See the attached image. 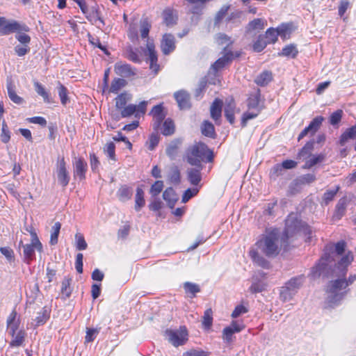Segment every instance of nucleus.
Masks as SVG:
<instances>
[{
	"label": "nucleus",
	"mask_w": 356,
	"mask_h": 356,
	"mask_svg": "<svg viewBox=\"0 0 356 356\" xmlns=\"http://www.w3.org/2000/svg\"><path fill=\"white\" fill-rule=\"evenodd\" d=\"M149 115L152 117L153 129L158 130L167 115V111L163 106V103L153 106Z\"/></svg>",
	"instance_id": "4468645a"
},
{
	"label": "nucleus",
	"mask_w": 356,
	"mask_h": 356,
	"mask_svg": "<svg viewBox=\"0 0 356 356\" xmlns=\"http://www.w3.org/2000/svg\"><path fill=\"white\" fill-rule=\"evenodd\" d=\"M179 142H172L166 148V154L171 159H174L177 156L179 147Z\"/></svg>",
	"instance_id": "338daca9"
},
{
	"label": "nucleus",
	"mask_w": 356,
	"mask_h": 356,
	"mask_svg": "<svg viewBox=\"0 0 356 356\" xmlns=\"http://www.w3.org/2000/svg\"><path fill=\"white\" fill-rule=\"evenodd\" d=\"M350 291L346 282L345 276L329 282L326 288L328 302L330 305L340 302Z\"/></svg>",
	"instance_id": "0eeeda50"
},
{
	"label": "nucleus",
	"mask_w": 356,
	"mask_h": 356,
	"mask_svg": "<svg viewBox=\"0 0 356 356\" xmlns=\"http://www.w3.org/2000/svg\"><path fill=\"white\" fill-rule=\"evenodd\" d=\"M298 54L296 46L293 44H290L282 48V51L278 53L280 56H286L291 58H296Z\"/></svg>",
	"instance_id": "79ce46f5"
},
{
	"label": "nucleus",
	"mask_w": 356,
	"mask_h": 356,
	"mask_svg": "<svg viewBox=\"0 0 356 356\" xmlns=\"http://www.w3.org/2000/svg\"><path fill=\"white\" fill-rule=\"evenodd\" d=\"M61 228V224L59 222H56L54 223L51 228V232L50 236L49 243L51 245H54L58 243V235L60 233V230Z\"/></svg>",
	"instance_id": "603ef678"
},
{
	"label": "nucleus",
	"mask_w": 356,
	"mask_h": 356,
	"mask_svg": "<svg viewBox=\"0 0 356 356\" xmlns=\"http://www.w3.org/2000/svg\"><path fill=\"white\" fill-rule=\"evenodd\" d=\"M184 159L188 164L203 168L202 163H212L214 159L213 151L202 142H196L186 150Z\"/></svg>",
	"instance_id": "7ed1b4c3"
},
{
	"label": "nucleus",
	"mask_w": 356,
	"mask_h": 356,
	"mask_svg": "<svg viewBox=\"0 0 356 356\" xmlns=\"http://www.w3.org/2000/svg\"><path fill=\"white\" fill-rule=\"evenodd\" d=\"M163 198L167 202L170 208H173L177 201V194L175 190L171 188H167L163 193Z\"/></svg>",
	"instance_id": "473e14b6"
},
{
	"label": "nucleus",
	"mask_w": 356,
	"mask_h": 356,
	"mask_svg": "<svg viewBox=\"0 0 356 356\" xmlns=\"http://www.w3.org/2000/svg\"><path fill=\"white\" fill-rule=\"evenodd\" d=\"M26 332L23 330H19L18 332H15V334L13 339L10 342V347H19L23 345Z\"/></svg>",
	"instance_id": "c03bdc74"
},
{
	"label": "nucleus",
	"mask_w": 356,
	"mask_h": 356,
	"mask_svg": "<svg viewBox=\"0 0 356 356\" xmlns=\"http://www.w3.org/2000/svg\"><path fill=\"white\" fill-rule=\"evenodd\" d=\"M330 261V255L329 253H324V254L318 260V262L313 267L312 270V275L313 277H319L322 272L324 271Z\"/></svg>",
	"instance_id": "b1692460"
},
{
	"label": "nucleus",
	"mask_w": 356,
	"mask_h": 356,
	"mask_svg": "<svg viewBox=\"0 0 356 356\" xmlns=\"http://www.w3.org/2000/svg\"><path fill=\"white\" fill-rule=\"evenodd\" d=\"M76 248L78 250H84L88 248V244L83 235L81 233L75 234Z\"/></svg>",
	"instance_id": "0e129e2a"
},
{
	"label": "nucleus",
	"mask_w": 356,
	"mask_h": 356,
	"mask_svg": "<svg viewBox=\"0 0 356 356\" xmlns=\"http://www.w3.org/2000/svg\"><path fill=\"white\" fill-rule=\"evenodd\" d=\"M161 49L164 55H169L176 49V39L172 33H165L161 40Z\"/></svg>",
	"instance_id": "f3484780"
},
{
	"label": "nucleus",
	"mask_w": 356,
	"mask_h": 356,
	"mask_svg": "<svg viewBox=\"0 0 356 356\" xmlns=\"http://www.w3.org/2000/svg\"><path fill=\"white\" fill-rule=\"evenodd\" d=\"M72 278L69 276L65 277L61 285V293L65 296L66 298H69L72 292V289L71 287Z\"/></svg>",
	"instance_id": "09e8293b"
},
{
	"label": "nucleus",
	"mask_w": 356,
	"mask_h": 356,
	"mask_svg": "<svg viewBox=\"0 0 356 356\" xmlns=\"http://www.w3.org/2000/svg\"><path fill=\"white\" fill-rule=\"evenodd\" d=\"M134 201V209L136 211H140L145 205V192L142 186L137 187Z\"/></svg>",
	"instance_id": "c756f323"
},
{
	"label": "nucleus",
	"mask_w": 356,
	"mask_h": 356,
	"mask_svg": "<svg viewBox=\"0 0 356 356\" xmlns=\"http://www.w3.org/2000/svg\"><path fill=\"white\" fill-rule=\"evenodd\" d=\"M125 57L135 63H139L141 61L138 54L131 47L127 48Z\"/></svg>",
	"instance_id": "052dcab7"
},
{
	"label": "nucleus",
	"mask_w": 356,
	"mask_h": 356,
	"mask_svg": "<svg viewBox=\"0 0 356 356\" xmlns=\"http://www.w3.org/2000/svg\"><path fill=\"white\" fill-rule=\"evenodd\" d=\"M235 109H236V103L233 98L226 103L225 107V116L227 118V121L233 124L235 122Z\"/></svg>",
	"instance_id": "cd10ccee"
},
{
	"label": "nucleus",
	"mask_w": 356,
	"mask_h": 356,
	"mask_svg": "<svg viewBox=\"0 0 356 356\" xmlns=\"http://www.w3.org/2000/svg\"><path fill=\"white\" fill-rule=\"evenodd\" d=\"M175 126L173 120L170 118H167L163 123L162 134L167 136H171L175 133Z\"/></svg>",
	"instance_id": "de8ad7c7"
},
{
	"label": "nucleus",
	"mask_w": 356,
	"mask_h": 356,
	"mask_svg": "<svg viewBox=\"0 0 356 356\" xmlns=\"http://www.w3.org/2000/svg\"><path fill=\"white\" fill-rule=\"evenodd\" d=\"M273 80V73L269 70L261 72L254 79V83L261 87L267 86Z\"/></svg>",
	"instance_id": "2f4dec72"
},
{
	"label": "nucleus",
	"mask_w": 356,
	"mask_h": 356,
	"mask_svg": "<svg viewBox=\"0 0 356 356\" xmlns=\"http://www.w3.org/2000/svg\"><path fill=\"white\" fill-rule=\"evenodd\" d=\"M216 42L218 45H225L226 51H229L228 47H231L234 41L232 39V38L224 33H219L216 36Z\"/></svg>",
	"instance_id": "ea45409f"
},
{
	"label": "nucleus",
	"mask_w": 356,
	"mask_h": 356,
	"mask_svg": "<svg viewBox=\"0 0 356 356\" xmlns=\"http://www.w3.org/2000/svg\"><path fill=\"white\" fill-rule=\"evenodd\" d=\"M163 181L161 180L156 181L151 186L149 193L152 197L158 196L163 188Z\"/></svg>",
	"instance_id": "680f3d73"
},
{
	"label": "nucleus",
	"mask_w": 356,
	"mask_h": 356,
	"mask_svg": "<svg viewBox=\"0 0 356 356\" xmlns=\"http://www.w3.org/2000/svg\"><path fill=\"white\" fill-rule=\"evenodd\" d=\"M213 323V311L211 308L207 309L202 318V325L206 329H209Z\"/></svg>",
	"instance_id": "4d7b16f0"
},
{
	"label": "nucleus",
	"mask_w": 356,
	"mask_h": 356,
	"mask_svg": "<svg viewBox=\"0 0 356 356\" xmlns=\"http://www.w3.org/2000/svg\"><path fill=\"white\" fill-rule=\"evenodd\" d=\"M88 38L90 44H91L92 46L99 48L106 54H109L106 47L102 44L99 39L97 37L93 36L90 33H88Z\"/></svg>",
	"instance_id": "bf43d9fd"
},
{
	"label": "nucleus",
	"mask_w": 356,
	"mask_h": 356,
	"mask_svg": "<svg viewBox=\"0 0 356 356\" xmlns=\"http://www.w3.org/2000/svg\"><path fill=\"white\" fill-rule=\"evenodd\" d=\"M104 152L107 155L109 159L116 161V155H115V145L114 143L109 142L107 143L104 147Z\"/></svg>",
	"instance_id": "6e6d98bb"
},
{
	"label": "nucleus",
	"mask_w": 356,
	"mask_h": 356,
	"mask_svg": "<svg viewBox=\"0 0 356 356\" xmlns=\"http://www.w3.org/2000/svg\"><path fill=\"white\" fill-rule=\"evenodd\" d=\"M275 29L277 31L278 36H280L283 40L290 38L292 32L291 23H282Z\"/></svg>",
	"instance_id": "c9c22d12"
},
{
	"label": "nucleus",
	"mask_w": 356,
	"mask_h": 356,
	"mask_svg": "<svg viewBox=\"0 0 356 356\" xmlns=\"http://www.w3.org/2000/svg\"><path fill=\"white\" fill-rule=\"evenodd\" d=\"M314 149V141L309 140L305 143V145L300 149L299 152L298 153V156L300 157L301 156H304L306 154H309L312 157L306 161L305 163L303 165V169H310L315 165L323 162L325 159V154H318L312 155L311 153Z\"/></svg>",
	"instance_id": "6e6552de"
},
{
	"label": "nucleus",
	"mask_w": 356,
	"mask_h": 356,
	"mask_svg": "<svg viewBox=\"0 0 356 356\" xmlns=\"http://www.w3.org/2000/svg\"><path fill=\"white\" fill-rule=\"evenodd\" d=\"M168 179L170 183L174 184H179L181 181V173L177 166H173L170 169L168 175Z\"/></svg>",
	"instance_id": "5fc2aeb1"
},
{
	"label": "nucleus",
	"mask_w": 356,
	"mask_h": 356,
	"mask_svg": "<svg viewBox=\"0 0 356 356\" xmlns=\"http://www.w3.org/2000/svg\"><path fill=\"white\" fill-rule=\"evenodd\" d=\"M151 28L152 25L147 17H144L140 19L139 26L140 35L142 39H147L146 48L149 63V69L154 74H157L160 70V66L158 64V56L155 49V44L153 40L149 38Z\"/></svg>",
	"instance_id": "39448f33"
},
{
	"label": "nucleus",
	"mask_w": 356,
	"mask_h": 356,
	"mask_svg": "<svg viewBox=\"0 0 356 356\" xmlns=\"http://www.w3.org/2000/svg\"><path fill=\"white\" fill-rule=\"evenodd\" d=\"M353 259V254L350 251H349L338 261V267H342L343 268L342 270V275L346 276L347 273V267L352 263Z\"/></svg>",
	"instance_id": "e433bc0d"
},
{
	"label": "nucleus",
	"mask_w": 356,
	"mask_h": 356,
	"mask_svg": "<svg viewBox=\"0 0 356 356\" xmlns=\"http://www.w3.org/2000/svg\"><path fill=\"white\" fill-rule=\"evenodd\" d=\"M249 256L250 257L252 261L259 266L264 268H268L270 267V263L263 256L260 255L258 250L254 248H251L249 251Z\"/></svg>",
	"instance_id": "bb28decb"
},
{
	"label": "nucleus",
	"mask_w": 356,
	"mask_h": 356,
	"mask_svg": "<svg viewBox=\"0 0 356 356\" xmlns=\"http://www.w3.org/2000/svg\"><path fill=\"white\" fill-rule=\"evenodd\" d=\"M58 90L60 102L63 106H65L69 100L67 89L65 86L60 83L59 86L58 87Z\"/></svg>",
	"instance_id": "e2e57ef3"
},
{
	"label": "nucleus",
	"mask_w": 356,
	"mask_h": 356,
	"mask_svg": "<svg viewBox=\"0 0 356 356\" xmlns=\"http://www.w3.org/2000/svg\"><path fill=\"white\" fill-rule=\"evenodd\" d=\"M280 232L277 229H267L255 243L257 249L267 257H277L281 250L278 244Z\"/></svg>",
	"instance_id": "20e7f679"
},
{
	"label": "nucleus",
	"mask_w": 356,
	"mask_h": 356,
	"mask_svg": "<svg viewBox=\"0 0 356 356\" xmlns=\"http://www.w3.org/2000/svg\"><path fill=\"white\" fill-rule=\"evenodd\" d=\"M34 88L35 90L37 92V94L40 96H41L43 99V101L45 103H51V98L49 97V95L48 92L46 90L44 87L38 81L34 82Z\"/></svg>",
	"instance_id": "a18cd8bd"
},
{
	"label": "nucleus",
	"mask_w": 356,
	"mask_h": 356,
	"mask_svg": "<svg viewBox=\"0 0 356 356\" xmlns=\"http://www.w3.org/2000/svg\"><path fill=\"white\" fill-rule=\"evenodd\" d=\"M230 8V5H223L216 13L214 17L215 25H219L225 16L227 15L228 10Z\"/></svg>",
	"instance_id": "3c124183"
},
{
	"label": "nucleus",
	"mask_w": 356,
	"mask_h": 356,
	"mask_svg": "<svg viewBox=\"0 0 356 356\" xmlns=\"http://www.w3.org/2000/svg\"><path fill=\"white\" fill-rule=\"evenodd\" d=\"M29 31L30 28L26 24L0 16V35H8L17 33L15 38L20 44L16 45L14 51L19 57L25 56L30 51L29 44L31 38L26 33Z\"/></svg>",
	"instance_id": "f257e3e1"
},
{
	"label": "nucleus",
	"mask_w": 356,
	"mask_h": 356,
	"mask_svg": "<svg viewBox=\"0 0 356 356\" xmlns=\"http://www.w3.org/2000/svg\"><path fill=\"white\" fill-rule=\"evenodd\" d=\"M163 22L168 26L175 24L178 19V15L176 10L171 8H166L163 13Z\"/></svg>",
	"instance_id": "a878e982"
},
{
	"label": "nucleus",
	"mask_w": 356,
	"mask_h": 356,
	"mask_svg": "<svg viewBox=\"0 0 356 356\" xmlns=\"http://www.w3.org/2000/svg\"><path fill=\"white\" fill-rule=\"evenodd\" d=\"M325 118L321 116H316L310 122L309 125L306 127L298 135V140L300 141L307 134L314 135L321 128Z\"/></svg>",
	"instance_id": "dca6fc26"
},
{
	"label": "nucleus",
	"mask_w": 356,
	"mask_h": 356,
	"mask_svg": "<svg viewBox=\"0 0 356 356\" xmlns=\"http://www.w3.org/2000/svg\"><path fill=\"white\" fill-rule=\"evenodd\" d=\"M209 353L202 350L190 349L182 354V356H209Z\"/></svg>",
	"instance_id": "774afa93"
},
{
	"label": "nucleus",
	"mask_w": 356,
	"mask_h": 356,
	"mask_svg": "<svg viewBox=\"0 0 356 356\" xmlns=\"http://www.w3.org/2000/svg\"><path fill=\"white\" fill-rule=\"evenodd\" d=\"M31 236V243L23 245L22 241H19V245L24 248V257L27 264H30L35 259V250L39 252H42V244L39 240V238L35 232L32 231L30 232Z\"/></svg>",
	"instance_id": "1a4fd4ad"
},
{
	"label": "nucleus",
	"mask_w": 356,
	"mask_h": 356,
	"mask_svg": "<svg viewBox=\"0 0 356 356\" xmlns=\"http://www.w3.org/2000/svg\"><path fill=\"white\" fill-rule=\"evenodd\" d=\"M132 188L127 184L121 185L117 191V197L122 202L131 200L132 197Z\"/></svg>",
	"instance_id": "72a5a7b5"
},
{
	"label": "nucleus",
	"mask_w": 356,
	"mask_h": 356,
	"mask_svg": "<svg viewBox=\"0 0 356 356\" xmlns=\"http://www.w3.org/2000/svg\"><path fill=\"white\" fill-rule=\"evenodd\" d=\"M174 97L180 109L191 108V96L188 92L183 90H179L175 93Z\"/></svg>",
	"instance_id": "393cba45"
},
{
	"label": "nucleus",
	"mask_w": 356,
	"mask_h": 356,
	"mask_svg": "<svg viewBox=\"0 0 356 356\" xmlns=\"http://www.w3.org/2000/svg\"><path fill=\"white\" fill-rule=\"evenodd\" d=\"M245 326L243 321H232L229 326L225 327L222 330V339L227 343L232 342L233 335L238 333L245 329Z\"/></svg>",
	"instance_id": "2eb2a0df"
},
{
	"label": "nucleus",
	"mask_w": 356,
	"mask_h": 356,
	"mask_svg": "<svg viewBox=\"0 0 356 356\" xmlns=\"http://www.w3.org/2000/svg\"><path fill=\"white\" fill-rule=\"evenodd\" d=\"M183 288L188 297L193 298L196 294L200 292V287L198 284L191 282H186L183 284Z\"/></svg>",
	"instance_id": "f704fd0d"
},
{
	"label": "nucleus",
	"mask_w": 356,
	"mask_h": 356,
	"mask_svg": "<svg viewBox=\"0 0 356 356\" xmlns=\"http://www.w3.org/2000/svg\"><path fill=\"white\" fill-rule=\"evenodd\" d=\"M7 327L9 330V333L12 337H14L15 332L17 331L20 325V317L18 315L15 307L8 315L6 320Z\"/></svg>",
	"instance_id": "4be33fe9"
},
{
	"label": "nucleus",
	"mask_w": 356,
	"mask_h": 356,
	"mask_svg": "<svg viewBox=\"0 0 356 356\" xmlns=\"http://www.w3.org/2000/svg\"><path fill=\"white\" fill-rule=\"evenodd\" d=\"M223 102L219 98H216L210 107V115L216 124H220L222 116Z\"/></svg>",
	"instance_id": "5701e85b"
},
{
	"label": "nucleus",
	"mask_w": 356,
	"mask_h": 356,
	"mask_svg": "<svg viewBox=\"0 0 356 356\" xmlns=\"http://www.w3.org/2000/svg\"><path fill=\"white\" fill-rule=\"evenodd\" d=\"M224 54L222 57L216 60L211 65V69L216 73L222 70L227 65H229L233 60L239 58L243 52L241 50L236 51H226V47L223 49Z\"/></svg>",
	"instance_id": "f8f14e48"
},
{
	"label": "nucleus",
	"mask_w": 356,
	"mask_h": 356,
	"mask_svg": "<svg viewBox=\"0 0 356 356\" xmlns=\"http://www.w3.org/2000/svg\"><path fill=\"white\" fill-rule=\"evenodd\" d=\"M304 276L292 277L282 288L280 296L284 300L290 299L297 290L301 286L303 282Z\"/></svg>",
	"instance_id": "ddd939ff"
},
{
	"label": "nucleus",
	"mask_w": 356,
	"mask_h": 356,
	"mask_svg": "<svg viewBox=\"0 0 356 356\" xmlns=\"http://www.w3.org/2000/svg\"><path fill=\"white\" fill-rule=\"evenodd\" d=\"M165 334L168 341L175 347L183 346L188 340V332L185 325L180 326L178 330H167Z\"/></svg>",
	"instance_id": "9d476101"
},
{
	"label": "nucleus",
	"mask_w": 356,
	"mask_h": 356,
	"mask_svg": "<svg viewBox=\"0 0 356 356\" xmlns=\"http://www.w3.org/2000/svg\"><path fill=\"white\" fill-rule=\"evenodd\" d=\"M268 44L263 34H260L252 44V49L254 52L259 53L262 51Z\"/></svg>",
	"instance_id": "49530a36"
},
{
	"label": "nucleus",
	"mask_w": 356,
	"mask_h": 356,
	"mask_svg": "<svg viewBox=\"0 0 356 356\" xmlns=\"http://www.w3.org/2000/svg\"><path fill=\"white\" fill-rule=\"evenodd\" d=\"M346 210V200L345 198L339 200L336 205L334 213L333 216L334 218L337 220L341 219L345 214Z\"/></svg>",
	"instance_id": "37998d69"
},
{
	"label": "nucleus",
	"mask_w": 356,
	"mask_h": 356,
	"mask_svg": "<svg viewBox=\"0 0 356 356\" xmlns=\"http://www.w3.org/2000/svg\"><path fill=\"white\" fill-rule=\"evenodd\" d=\"M88 170V164L83 157H76L73 162V173L74 177L80 180L86 179V174Z\"/></svg>",
	"instance_id": "aec40b11"
},
{
	"label": "nucleus",
	"mask_w": 356,
	"mask_h": 356,
	"mask_svg": "<svg viewBox=\"0 0 356 356\" xmlns=\"http://www.w3.org/2000/svg\"><path fill=\"white\" fill-rule=\"evenodd\" d=\"M131 95L127 92H123L119 94L115 98V108L120 111V115L116 113H111V118L115 121H118L121 118H129L134 115L136 118L143 117L146 111L148 102L142 101L138 105L128 104L127 102L130 100Z\"/></svg>",
	"instance_id": "f03ea898"
},
{
	"label": "nucleus",
	"mask_w": 356,
	"mask_h": 356,
	"mask_svg": "<svg viewBox=\"0 0 356 356\" xmlns=\"http://www.w3.org/2000/svg\"><path fill=\"white\" fill-rule=\"evenodd\" d=\"M264 26V20L261 18H256L248 23V31L262 30Z\"/></svg>",
	"instance_id": "13d9d810"
},
{
	"label": "nucleus",
	"mask_w": 356,
	"mask_h": 356,
	"mask_svg": "<svg viewBox=\"0 0 356 356\" xmlns=\"http://www.w3.org/2000/svg\"><path fill=\"white\" fill-rule=\"evenodd\" d=\"M247 111L241 116V125L244 128L248 122L259 116L264 108L261 92L259 88H256L248 95L246 99Z\"/></svg>",
	"instance_id": "423d86ee"
},
{
	"label": "nucleus",
	"mask_w": 356,
	"mask_h": 356,
	"mask_svg": "<svg viewBox=\"0 0 356 356\" xmlns=\"http://www.w3.org/2000/svg\"><path fill=\"white\" fill-rule=\"evenodd\" d=\"M127 37L134 44L139 42L138 26L136 23L131 22L129 24L127 30Z\"/></svg>",
	"instance_id": "58836bf2"
},
{
	"label": "nucleus",
	"mask_w": 356,
	"mask_h": 356,
	"mask_svg": "<svg viewBox=\"0 0 356 356\" xmlns=\"http://www.w3.org/2000/svg\"><path fill=\"white\" fill-rule=\"evenodd\" d=\"M356 138V124L346 129L340 136L339 144L343 146L349 140Z\"/></svg>",
	"instance_id": "c85d7f7f"
},
{
	"label": "nucleus",
	"mask_w": 356,
	"mask_h": 356,
	"mask_svg": "<svg viewBox=\"0 0 356 356\" xmlns=\"http://www.w3.org/2000/svg\"><path fill=\"white\" fill-rule=\"evenodd\" d=\"M56 174L58 183L63 187L65 188L70 180L69 172L67 170L66 162L64 157L60 159L58 161V164L56 169Z\"/></svg>",
	"instance_id": "a211bd4d"
},
{
	"label": "nucleus",
	"mask_w": 356,
	"mask_h": 356,
	"mask_svg": "<svg viewBox=\"0 0 356 356\" xmlns=\"http://www.w3.org/2000/svg\"><path fill=\"white\" fill-rule=\"evenodd\" d=\"M202 134L209 138H215L216 133L213 124L209 120H204L201 126Z\"/></svg>",
	"instance_id": "4c0bfd02"
},
{
	"label": "nucleus",
	"mask_w": 356,
	"mask_h": 356,
	"mask_svg": "<svg viewBox=\"0 0 356 356\" xmlns=\"http://www.w3.org/2000/svg\"><path fill=\"white\" fill-rule=\"evenodd\" d=\"M126 85L127 81L125 79L122 78H115L111 81L108 91L111 93L117 94Z\"/></svg>",
	"instance_id": "a19ab883"
},
{
	"label": "nucleus",
	"mask_w": 356,
	"mask_h": 356,
	"mask_svg": "<svg viewBox=\"0 0 356 356\" xmlns=\"http://www.w3.org/2000/svg\"><path fill=\"white\" fill-rule=\"evenodd\" d=\"M73 1L78 4L80 9L81 10V12L86 15V17L89 21L96 22L97 20H99L102 23L104 22L102 19L99 17V13L97 8L93 7V8H92V10L90 11H89V10L88 8L87 3L85 0H73Z\"/></svg>",
	"instance_id": "6ab92c4d"
},
{
	"label": "nucleus",
	"mask_w": 356,
	"mask_h": 356,
	"mask_svg": "<svg viewBox=\"0 0 356 356\" xmlns=\"http://www.w3.org/2000/svg\"><path fill=\"white\" fill-rule=\"evenodd\" d=\"M114 71L118 75L126 78L131 77L136 74L135 67L122 61L117 62L115 64Z\"/></svg>",
	"instance_id": "412c9836"
},
{
	"label": "nucleus",
	"mask_w": 356,
	"mask_h": 356,
	"mask_svg": "<svg viewBox=\"0 0 356 356\" xmlns=\"http://www.w3.org/2000/svg\"><path fill=\"white\" fill-rule=\"evenodd\" d=\"M301 230H302L306 235H308V241H310L312 230L308 225L302 223V222L298 219H295L291 222L289 220H286V228L282 238L283 241L287 240L292 234Z\"/></svg>",
	"instance_id": "9b49d317"
},
{
	"label": "nucleus",
	"mask_w": 356,
	"mask_h": 356,
	"mask_svg": "<svg viewBox=\"0 0 356 356\" xmlns=\"http://www.w3.org/2000/svg\"><path fill=\"white\" fill-rule=\"evenodd\" d=\"M339 189L340 186L337 185L334 189L327 190L326 192H325L322 197L323 202L325 205H327L330 202H332L334 200V197L339 192Z\"/></svg>",
	"instance_id": "864d4df0"
},
{
	"label": "nucleus",
	"mask_w": 356,
	"mask_h": 356,
	"mask_svg": "<svg viewBox=\"0 0 356 356\" xmlns=\"http://www.w3.org/2000/svg\"><path fill=\"white\" fill-rule=\"evenodd\" d=\"M202 168H190L187 171L188 180L193 186H197L202 180L201 170Z\"/></svg>",
	"instance_id": "7c9ffc66"
},
{
	"label": "nucleus",
	"mask_w": 356,
	"mask_h": 356,
	"mask_svg": "<svg viewBox=\"0 0 356 356\" xmlns=\"http://www.w3.org/2000/svg\"><path fill=\"white\" fill-rule=\"evenodd\" d=\"M159 136L158 133H152L148 139V141L147 142V148L152 151L155 149V147L158 145L159 143Z\"/></svg>",
	"instance_id": "69168bd1"
},
{
	"label": "nucleus",
	"mask_w": 356,
	"mask_h": 356,
	"mask_svg": "<svg viewBox=\"0 0 356 356\" xmlns=\"http://www.w3.org/2000/svg\"><path fill=\"white\" fill-rule=\"evenodd\" d=\"M263 35L268 44H275L278 40L277 31L273 27L268 28Z\"/></svg>",
	"instance_id": "8fccbe9b"
}]
</instances>
